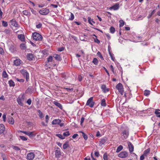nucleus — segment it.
<instances>
[{
    "label": "nucleus",
    "instance_id": "obj_1",
    "mask_svg": "<svg viewBox=\"0 0 160 160\" xmlns=\"http://www.w3.org/2000/svg\"><path fill=\"white\" fill-rule=\"evenodd\" d=\"M33 39L36 41H41L42 39V36L38 33L34 32L32 34Z\"/></svg>",
    "mask_w": 160,
    "mask_h": 160
},
{
    "label": "nucleus",
    "instance_id": "obj_2",
    "mask_svg": "<svg viewBox=\"0 0 160 160\" xmlns=\"http://www.w3.org/2000/svg\"><path fill=\"white\" fill-rule=\"evenodd\" d=\"M116 88L118 90L119 92L122 95H123V86L120 83H119L116 86Z\"/></svg>",
    "mask_w": 160,
    "mask_h": 160
},
{
    "label": "nucleus",
    "instance_id": "obj_3",
    "mask_svg": "<svg viewBox=\"0 0 160 160\" xmlns=\"http://www.w3.org/2000/svg\"><path fill=\"white\" fill-rule=\"evenodd\" d=\"M95 104V102L93 101V97L90 98L87 101L86 105L89 106L91 108H92Z\"/></svg>",
    "mask_w": 160,
    "mask_h": 160
},
{
    "label": "nucleus",
    "instance_id": "obj_4",
    "mask_svg": "<svg viewBox=\"0 0 160 160\" xmlns=\"http://www.w3.org/2000/svg\"><path fill=\"white\" fill-rule=\"evenodd\" d=\"M50 12L49 9L47 8H43L39 11V13L41 15H47Z\"/></svg>",
    "mask_w": 160,
    "mask_h": 160
},
{
    "label": "nucleus",
    "instance_id": "obj_5",
    "mask_svg": "<svg viewBox=\"0 0 160 160\" xmlns=\"http://www.w3.org/2000/svg\"><path fill=\"white\" fill-rule=\"evenodd\" d=\"M20 72L24 77H25L26 80L28 81L29 78V74L27 71L25 69H22L20 70Z\"/></svg>",
    "mask_w": 160,
    "mask_h": 160
},
{
    "label": "nucleus",
    "instance_id": "obj_6",
    "mask_svg": "<svg viewBox=\"0 0 160 160\" xmlns=\"http://www.w3.org/2000/svg\"><path fill=\"white\" fill-rule=\"evenodd\" d=\"M128 152L126 151H123L120 152L118 155V156L121 158H124L128 157Z\"/></svg>",
    "mask_w": 160,
    "mask_h": 160
},
{
    "label": "nucleus",
    "instance_id": "obj_7",
    "mask_svg": "<svg viewBox=\"0 0 160 160\" xmlns=\"http://www.w3.org/2000/svg\"><path fill=\"white\" fill-rule=\"evenodd\" d=\"M35 157V155L33 152L28 153L27 156V159L28 160H32Z\"/></svg>",
    "mask_w": 160,
    "mask_h": 160
},
{
    "label": "nucleus",
    "instance_id": "obj_8",
    "mask_svg": "<svg viewBox=\"0 0 160 160\" xmlns=\"http://www.w3.org/2000/svg\"><path fill=\"white\" fill-rule=\"evenodd\" d=\"M55 156L57 158H59L61 155V152L60 149L58 148H57V149L55 151Z\"/></svg>",
    "mask_w": 160,
    "mask_h": 160
},
{
    "label": "nucleus",
    "instance_id": "obj_9",
    "mask_svg": "<svg viewBox=\"0 0 160 160\" xmlns=\"http://www.w3.org/2000/svg\"><path fill=\"white\" fill-rule=\"evenodd\" d=\"M11 24L13 26L18 28L19 27V26L17 23L15 19H12L10 21Z\"/></svg>",
    "mask_w": 160,
    "mask_h": 160
},
{
    "label": "nucleus",
    "instance_id": "obj_10",
    "mask_svg": "<svg viewBox=\"0 0 160 160\" xmlns=\"http://www.w3.org/2000/svg\"><path fill=\"white\" fill-rule=\"evenodd\" d=\"M119 8V4L118 3H116L114 5L109 8V9L110 10L113 9L114 10H118Z\"/></svg>",
    "mask_w": 160,
    "mask_h": 160
},
{
    "label": "nucleus",
    "instance_id": "obj_11",
    "mask_svg": "<svg viewBox=\"0 0 160 160\" xmlns=\"http://www.w3.org/2000/svg\"><path fill=\"white\" fill-rule=\"evenodd\" d=\"M128 144L129 149V152L130 153H131L133 151V146L130 142H128Z\"/></svg>",
    "mask_w": 160,
    "mask_h": 160
},
{
    "label": "nucleus",
    "instance_id": "obj_12",
    "mask_svg": "<svg viewBox=\"0 0 160 160\" xmlns=\"http://www.w3.org/2000/svg\"><path fill=\"white\" fill-rule=\"evenodd\" d=\"M107 141V138L106 137H104L102 138L99 141V145L102 146Z\"/></svg>",
    "mask_w": 160,
    "mask_h": 160
},
{
    "label": "nucleus",
    "instance_id": "obj_13",
    "mask_svg": "<svg viewBox=\"0 0 160 160\" xmlns=\"http://www.w3.org/2000/svg\"><path fill=\"white\" fill-rule=\"evenodd\" d=\"M52 102L53 104H54L55 105H56L57 107L59 108L60 109H62V105L58 101H53Z\"/></svg>",
    "mask_w": 160,
    "mask_h": 160
},
{
    "label": "nucleus",
    "instance_id": "obj_14",
    "mask_svg": "<svg viewBox=\"0 0 160 160\" xmlns=\"http://www.w3.org/2000/svg\"><path fill=\"white\" fill-rule=\"evenodd\" d=\"M122 134L124 139H126L128 137L129 135L128 131L126 130H124L122 131Z\"/></svg>",
    "mask_w": 160,
    "mask_h": 160
},
{
    "label": "nucleus",
    "instance_id": "obj_15",
    "mask_svg": "<svg viewBox=\"0 0 160 160\" xmlns=\"http://www.w3.org/2000/svg\"><path fill=\"white\" fill-rule=\"evenodd\" d=\"M62 121L59 119H55L53 120L52 122V124H58L59 123L61 122Z\"/></svg>",
    "mask_w": 160,
    "mask_h": 160
},
{
    "label": "nucleus",
    "instance_id": "obj_16",
    "mask_svg": "<svg viewBox=\"0 0 160 160\" xmlns=\"http://www.w3.org/2000/svg\"><path fill=\"white\" fill-rule=\"evenodd\" d=\"M53 57L57 61H61L62 60L61 58L59 55L54 54L53 55Z\"/></svg>",
    "mask_w": 160,
    "mask_h": 160
},
{
    "label": "nucleus",
    "instance_id": "obj_17",
    "mask_svg": "<svg viewBox=\"0 0 160 160\" xmlns=\"http://www.w3.org/2000/svg\"><path fill=\"white\" fill-rule=\"evenodd\" d=\"M27 56L28 59L29 61L32 60L34 58L33 55L32 53H28Z\"/></svg>",
    "mask_w": 160,
    "mask_h": 160
},
{
    "label": "nucleus",
    "instance_id": "obj_18",
    "mask_svg": "<svg viewBox=\"0 0 160 160\" xmlns=\"http://www.w3.org/2000/svg\"><path fill=\"white\" fill-rule=\"evenodd\" d=\"M101 89L104 92H107L109 91L108 89L106 88V86L104 84L102 85Z\"/></svg>",
    "mask_w": 160,
    "mask_h": 160
},
{
    "label": "nucleus",
    "instance_id": "obj_19",
    "mask_svg": "<svg viewBox=\"0 0 160 160\" xmlns=\"http://www.w3.org/2000/svg\"><path fill=\"white\" fill-rule=\"evenodd\" d=\"M21 63V61L19 59H16L14 61V64L16 66H19Z\"/></svg>",
    "mask_w": 160,
    "mask_h": 160
},
{
    "label": "nucleus",
    "instance_id": "obj_20",
    "mask_svg": "<svg viewBox=\"0 0 160 160\" xmlns=\"http://www.w3.org/2000/svg\"><path fill=\"white\" fill-rule=\"evenodd\" d=\"M5 130V127L3 124H0V134L2 133Z\"/></svg>",
    "mask_w": 160,
    "mask_h": 160
},
{
    "label": "nucleus",
    "instance_id": "obj_21",
    "mask_svg": "<svg viewBox=\"0 0 160 160\" xmlns=\"http://www.w3.org/2000/svg\"><path fill=\"white\" fill-rule=\"evenodd\" d=\"M23 14L26 16L29 17L31 15L30 12L28 10H25L23 11Z\"/></svg>",
    "mask_w": 160,
    "mask_h": 160
},
{
    "label": "nucleus",
    "instance_id": "obj_22",
    "mask_svg": "<svg viewBox=\"0 0 160 160\" xmlns=\"http://www.w3.org/2000/svg\"><path fill=\"white\" fill-rule=\"evenodd\" d=\"M25 134L28 136L30 137H32L34 136L33 134V132H32L26 131Z\"/></svg>",
    "mask_w": 160,
    "mask_h": 160
},
{
    "label": "nucleus",
    "instance_id": "obj_23",
    "mask_svg": "<svg viewBox=\"0 0 160 160\" xmlns=\"http://www.w3.org/2000/svg\"><path fill=\"white\" fill-rule=\"evenodd\" d=\"M8 122L10 124H13L14 123V120L12 117H10L8 118Z\"/></svg>",
    "mask_w": 160,
    "mask_h": 160
},
{
    "label": "nucleus",
    "instance_id": "obj_24",
    "mask_svg": "<svg viewBox=\"0 0 160 160\" xmlns=\"http://www.w3.org/2000/svg\"><path fill=\"white\" fill-rule=\"evenodd\" d=\"M79 132L81 133L82 134V136L85 140L88 139V137L87 135H86L82 131H79Z\"/></svg>",
    "mask_w": 160,
    "mask_h": 160
},
{
    "label": "nucleus",
    "instance_id": "obj_25",
    "mask_svg": "<svg viewBox=\"0 0 160 160\" xmlns=\"http://www.w3.org/2000/svg\"><path fill=\"white\" fill-rule=\"evenodd\" d=\"M18 38L22 41L24 40V36L22 34H19L18 36Z\"/></svg>",
    "mask_w": 160,
    "mask_h": 160
},
{
    "label": "nucleus",
    "instance_id": "obj_26",
    "mask_svg": "<svg viewBox=\"0 0 160 160\" xmlns=\"http://www.w3.org/2000/svg\"><path fill=\"white\" fill-rule=\"evenodd\" d=\"M17 101L19 105L21 106L23 105V104L22 101L21 99L20 98H18L17 99Z\"/></svg>",
    "mask_w": 160,
    "mask_h": 160
},
{
    "label": "nucleus",
    "instance_id": "obj_27",
    "mask_svg": "<svg viewBox=\"0 0 160 160\" xmlns=\"http://www.w3.org/2000/svg\"><path fill=\"white\" fill-rule=\"evenodd\" d=\"M101 105L103 107H105L106 106V100L105 99H103L101 101Z\"/></svg>",
    "mask_w": 160,
    "mask_h": 160
},
{
    "label": "nucleus",
    "instance_id": "obj_28",
    "mask_svg": "<svg viewBox=\"0 0 160 160\" xmlns=\"http://www.w3.org/2000/svg\"><path fill=\"white\" fill-rule=\"evenodd\" d=\"M150 149L149 148L147 149V150H146L144 152L143 155L145 156H147V155L150 152Z\"/></svg>",
    "mask_w": 160,
    "mask_h": 160
},
{
    "label": "nucleus",
    "instance_id": "obj_29",
    "mask_svg": "<svg viewBox=\"0 0 160 160\" xmlns=\"http://www.w3.org/2000/svg\"><path fill=\"white\" fill-rule=\"evenodd\" d=\"M159 111H160L159 109H156L155 112V113L157 117L160 118V112H159Z\"/></svg>",
    "mask_w": 160,
    "mask_h": 160
},
{
    "label": "nucleus",
    "instance_id": "obj_30",
    "mask_svg": "<svg viewBox=\"0 0 160 160\" xmlns=\"http://www.w3.org/2000/svg\"><path fill=\"white\" fill-rule=\"evenodd\" d=\"M8 83L9 86L11 87L15 86L14 82L12 80H11L8 81Z\"/></svg>",
    "mask_w": 160,
    "mask_h": 160
},
{
    "label": "nucleus",
    "instance_id": "obj_31",
    "mask_svg": "<svg viewBox=\"0 0 160 160\" xmlns=\"http://www.w3.org/2000/svg\"><path fill=\"white\" fill-rule=\"evenodd\" d=\"M38 115L39 117L41 118H42L44 117L43 113L40 110H38Z\"/></svg>",
    "mask_w": 160,
    "mask_h": 160
},
{
    "label": "nucleus",
    "instance_id": "obj_32",
    "mask_svg": "<svg viewBox=\"0 0 160 160\" xmlns=\"http://www.w3.org/2000/svg\"><path fill=\"white\" fill-rule=\"evenodd\" d=\"M123 149V147L122 145L119 146L118 148L116 150V152H120Z\"/></svg>",
    "mask_w": 160,
    "mask_h": 160
},
{
    "label": "nucleus",
    "instance_id": "obj_33",
    "mask_svg": "<svg viewBox=\"0 0 160 160\" xmlns=\"http://www.w3.org/2000/svg\"><path fill=\"white\" fill-rule=\"evenodd\" d=\"M69 144L68 142H65L63 146V148L64 149H65L69 147Z\"/></svg>",
    "mask_w": 160,
    "mask_h": 160
},
{
    "label": "nucleus",
    "instance_id": "obj_34",
    "mask_svg": "<svg viewBox=\"0 0 160 160\" xmlns=\"http://www.w3.org/2000/svg\"><path fill=\"white\" fill-rule=\"evenodd\" d=\"M20 47L22 49L25 50L26 48V47L25 43H21L20 45Z\"/></svg>",
    "mask_w": 160,
    "mask_h": 160
},
{
    "label": "nucleus",
    "instance_id": "obj_35",
    "mask_svg": "<svg viewBox=\"0 0 160 160\" xmlns=\"http://www.w3.org/2000/svg\"><path fill=\"white\" fill-rule=\"evenodd\" d=\"M2 76V77L4 78H6L8 77V75L5 70H4L3 72Z\"/></svg>",
    "mask_w": 160,
    "mask_h": 160
},
{
    "label": "nucleus",
    "instance_id": "obj_36",
    "mask_svg": "<svg viewBox=\"0 0 160 160\" xmlns=\"http://www.w3.org/2000/svg\"><path fill=\"white\" fill-rule=\"evenodd\" d=\"M3 32L6 34L9 35L11 32V31L8 29H6L3 31Z\"/></svg>",
    "mask_w": 160,
    "mask_h": 160
},
{
    "label": "nucleus",
    "instance_id": "obj_37",
    "mask_svg": "<svg viewBox=\"0 0 160 160\" xmlns=\"http://www.w3.org/2000/svg\"><path fill=\"white\" fill-rule=\"evenodd\" d=\"M119 27H122L124 24L125 22L124 21L122 20H120L119 21Z\"/></svg>",
    "mask_w": 160,
    "mask_h": 160
},
{
    "label": "nucleus",
    "instance_id": "obj_38",
    "mask_svg": "<svg viewBox=\"0 0 160 160\" xmlns=\"http://www.w3.org/2000/svg\"><path fill=\"white\" fill-rule=\"evenodd\" d=\"M110 32L112 33H114L115 32V28L113 27H111L110 28Z\"/></svg>",
    "mask_w": 160,
    "mask_h": 160
},
{
    "label": "nucleus",
    "instance_id": "obj_39",
    "mask_svg": "<svg viewBox=\"0 0 160 160\" xmlns=\"http://www.w3.org/2000/svg\"><path fill=\"white\" fill-rule=\"evenodd\" d=\"M98 60L96 58H94L93 59L92 62L94 64L97 65L98 63Z\"/></svg>",
    "mask_w": 160,
    "mask_h": 160
},
{
    "label": "nucleus",
    "instance_id": "obj_40",
    "mask_svg": "<svg viewBox=\"0 0 160 160\" xmlns=\"http://www.w3.org/2000/svg\"><path fill=\"white\" fill-rule=\"evenodd\" d=\"M150 91L149 90H145L144 92V95L145 96H147L150 94Z\"/></svg>",
    "mask_w": 160,
    "mask_h": 160
},
{
    "label": "nucleus",
    "instance_id": "obj_41",
    "mask_svg": "<svg viewBox=\"0 0 160 160\" xmlns=\"http://www.w3.org/2000/svg\"><path fill=\"white\" fill-rule=\"evenodd\" d=\"M88 20L89 23L92 25V22L94 23H95V22H94L93 21H92V20L91 19V18L90 17H88Z\"/></svg>",
    "mask_w": 160,
    "mask_h": 160
},
{
    "label": "nucleus",
    "instance_id": "obj_42",
    "mask_svg": "<svg viewBox=\"0 0 160 160\" xmlns=\"http://www.w3.org/2000/svg\"><path fill=\"white\" fill-rule=\"evenodd\" d=\"M2 25L4 27H6L8 26V23L7 22L5 21H2Z\"/></svg>",
    "mask_w": 160,
    "mask_h": 160
},
{
    "label": "nucleus",
    "instance_id": "obj_43",
    "mask_svg": "<svg viewBox=\"0 0 160 160\" xmlns=\"http://www.w3.org/2000/svg\"><path fill=\"white\" fill-rule=\"evenodd\" d=\"M97 54L98 57H99L101 58V59H102V60L103 59V58L102 57V56L100 52H98Z\"/></svg>",
    "mask_w": 160,
    "mask_h": 160
},
{
    "label": "nucleus",
    "instance_id": "obj_44",
    "mask_svg": "<svg viewBox=\"0 0 160 160\" xmlns=\"http://www.w3.org/2000/svg\"><path fill=\"white\" fill-rule=\"evenodd\" d=\"M56 135L60 138L63 139H64L65 137L61 134H57Z\"/></svg>",
    "mask_w": 160,
    "mask_h": 160
},
{
    "label": "nucleus",
    "instance_id": "obj_45",
    "mask_svg": "<svg viewBox=\"0 0 160 160\" xmlns=\"http://www.w3.org/2000/svg\"><path fill=\"white\" fill-rule=\"evenodd\" d=\"M70 16V18H69V20H73L74 18V16L72 13H71Z\"/></svg>",
    "mask_w": 160,
    "mask_h": 160
},
{
    "label": "nucleus",
    "instance_id": "obj_46",
    "mask_svg": "<svg viewBox=\"0 0 160 160\" xmlns=\"http://www.w3.org/2000/svg\"><path fill=\"white\" fill-rule=\"evenodd\" d=\"M52 60V56H50L47 58V61L48 62H51Z\"/></svg>",
    "mask_w": 160,
    "mask_h": 160
},
{
    "label": "nucleus",
    "instance_id": "obj_47",
    "mask_svg": "<svg viewBox=\"0 0 160 160\" xmlns=\"http://www.w3.org/2000/svg\"><path fill=\"white\" fill-rule=\"evenodd\" d=\"M109 55L111 57V58L112 59V60L114 61V60H115V58H114V57H113V56H114V55L113 54H112L110 52H109Z\"/></svg>",
    "mask_w": 160,
    "mask_h": 160
},
{
    "label": "nucleus",
    "instance_id": "obj_48",
    "mask_svg": "<svg viewBox=\"0 0 160 160\" xmlns=\"http://www.w3.org/2000/svg\"><path fill=\"white\" fill-rule=\"evenodd\" d=\"M70 133L69 131H67L65 132H64L63 133V136H67L69 135Z\"/></svg>",
    "mask_w": 160,
    "mask_h": 160
},
{
    "label": "nucleus",
    "instance_id": "obj_49",
    "mask_svg": "<svg viewBox=\"0 0 160 160\" xmlns=\"http://www.w3.org/2000/svg\"><path fill=\"white\" fill-rule=\"evenodd\" d=\"M20 138L23 141H26L27 140V138L23 136H20Z\"/></svg>",
    "mask_w": 160,
    "mask_h": 160
},
{
    "label": "nucleus",
    "instance_id": "obj_50",
    "mask_svg": "<svg viewBox=\"0 0 160 160\" xmlns=\"http://www.w3.org/2000/svg\"><path fill=\"white\" fill-rule=\"evenodd\" d=\"M26 102L29 105H30L32 103V100L31 99L29 98L28 99V100Z\"/></svg>",
    "mask_w": 160,
    "mask_h": 160
},
{
    "label": "nucleus",
    "instance_id": "obj_51",
    "mask_svg": "<svg viewBox=\"0 0 160 160\" xmlns=\"http://www.w3.org/2000/svg\"><path fill=\"white\" fill-rule=\"evenodd\" d=\"M103 158L104 160H108V157L106 153H104L103 155Z\"/></svg>",
    "mask_w": 160,
    "mask_h": 160
},
{
    "label": "nucleus",
    "instance_id": "obj_52",
    "mask_svg": "<svg viewBox=\"0 0 160 160\" xmlns=\"http://www.w3.org/2000/svg\"><path fill=\"white\" fill-rule=\"evenodd\" d=\"M30 9L31 10V12H32V13L33 14L35 15H36V12L34 10L33 8H30Z\"/></svg>",
    "mask_w": 160,
    "mask_h": 160
},
{
    "label": "nucleus",
    "instance_id": "obj_53",
    "mask_svg": "<svg viewBox=\"0 0 160 160\" xmlns=\"http://www.w3.org/2000/svg\"><path fill=\"white\" fill-rule=\"evenodd\" d=\"M42 25V23H39L38 24L36 25V27L38 28H40L41 27Z\"/></svg>",
    "mask_w": 160,
    "mask_h": 160
},
{
    "label": "nucleus",
    "instance_id": "obj_54",
    "mask_svg": "<svg viewBox=\"0 0 160 160\" xmlns=\"http://www.w3.org/2000/svg\"><path fill=\"white\" fill-rule=\"evenodd\" d=\"M13 149L16 151H19L20 150V148L17 146H14L13 147Z\"/></svg>",
    "mask_w": 160,
    "mask_h": 160
},
{
    "label": "nucleus",
    "instance_id": "obj_55",
    "mask_svg": "<svg viewBox=\"0 0 160 160\" xmlns=\"http://www.w3.org/2000/svg\"><path fill=\"white\" fill-rule=\"evenodd\" d=\"M16 80L19 82H23L24 80L23 79H19L18 78H16Z\"/></svg>",
    "mask_w": 160,
    "mask_h": 160
},
{
    "label": "nucleus",
    "instance_id": "obj_56",
    "mask_svg": "<svg viewBox=\"0 0 160 160\" xmlns=\"http://www.w3.org/2000/svg\"><path fill=\"white\" fill-rule=\"evenodd\" d=\"M42 53L44 55H46L47 53V50L45 49L43 50L42 51Z\"/></svg>",
    "mask_w": 160,
    "mask_h": 160
},
{
    "label": "nucleus",
    "instance_id": "obj_57",
    "mask_svg": "<svg viewBox=\"0 0 160 160\" xmlns=\"http://www.w3.org/2000/svg\"><path fill=\"white\" fill-rule=\"evenodd\" d=\"M6 114H4L2 115V118H3V120L4 122H5L6 120Z\"/></svg>",
    "mask_w": 160,
    "mask_h": 160
},
{
    "label": "nucleus",
    "instance_id": "obj_58",
    "mask_svg": "<svg viewBox=\"0 0 160 160\" xmlns=\"http://www.w3.org/2000/svg\"><path fill=\"white\" fill-rule=\"evenodd\" d=\"M64 49L63 47H61L58 48V51L59 52H61L63 51Z\"/></svg>",
    "mask_w": 160,
    "mask_h": 160
},
{
    "label": "nucleus",
    "instance_id": "obj_59",
    "mask_svg": "<svg viewBox=\"0 0 160 160\" xmlns=\"http://www.w3.org/2000/svg\"><path fill=\"white\" fill-rule=\"evenodd\" d=\"M0 53L2 55L4 53L3 50L1 48H0Z\"/></svg>",
    "mask_w": 160,
    "mask_h": 160
},
{
    "label": "nucleus",
    "instance_id": "obj_60",
    "mask_svg": "<svg viewBox=\"0 0 160 160\" xmlns=\"http://www.w3.org/2000/svg\"><path fill=\"white\" fill-rule=\"evenodd\" d=\"M94 39V41L95 42L97 43H99L100 42V41L97 38H96V39Z\"/></svg>",
    "mask_w": 160,
    "mask_h": 160
},
{
    "label": "nucleus",
    "instance_id": "obj_61",
    "mask_svg": "<svg viewBox=\"0 0 160 160\" xmlns=\"http://www.w3.org/2000/svg\"><path fill=\"white\" fill-rule=\"evenodd\" d=\"M45 118H46V122L47 123H48V120L49 119V117L48 115H46L45 116Z\"/></svg>",
    "mask_w": 160,
    "mask_h": 160
},
{
    "label": "nucleus",
    "instance_id": "obj_62",
    "mask_svg": "<svg viewBox=\"0 0 160 160\" xmlns=\"http://www.w3.org/2000/svg\"><path fill=\"white\" fill-rule=\"evenodd\" d=\"M95 155L97 157H98L99 155V153L98 152H95Z\"/></svg>",
    "mask_w": 160,
    "mask_h": 160
},
{
    "label": "nucleus",
    "instance_id": "obj_63",
    "mask_svg": "<svg viewBox=\"0 0 160 160\" xmlns=\"http://www.w3.org/2000/svg\"><path fill=\"white\" fill-rule=\"evenodd\" d=\"M64 89L67 90L68 91H72L73 90L72 88H65Z\"/></svg>",
    "mask_w": 160,
    "mask_h": 160
},
{
    "label": "nucleus",
    "instance_id": "obj_64",
    "mask_svg": "<svg viewBox=\"0 0 160 160\" xmlns=\"http://www.w3.org/2000/svg\"><path fill=\"white\" fill-rule=\"evenodd\" d=\"M144 156H145L144 155H141L140 157V160H143L145 158Z\"/></svg>",
    "mask_w": 160,
    "mask_h": 160
}]
</instances>
